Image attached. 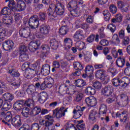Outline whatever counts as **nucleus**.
Returning a JSON list of instances; mask_svg holds the SVG:
<instances>
[{
  "instance_id": "1",
  "label": "nucleus",
  "mask_w": 130,
  "mask_h": 130,
  "mask_svg": "<svg viewBox=\"0 0 130 130\" xmlns=\"http://www.w3.org/2000/svg\"><path fill=\"white\" fill-rule=\"evenodd\" d=\"M68 110L63 107H61L60 109L56 108L53 112V116L50 115H47L44 116V120L40 121V125H43L46 128L44 130H55V126L53 125L54 122V119L53 117H55L56 119H60L66 115V112Z\"/></svg>"
},
{
  "instance_id": "2",
  "label": "nucleus",
  "mask_w": 130,
  "mask_h": 130,
  "mask_svg": "<svg viewBox=\"0 0 130 130\" xmlns=\"http://www.w3.org/2000/svg\"><path fill=\"white\" fill-rule=\"evenodd\" d=\"M64 5L61 3H57L56 5L51 4L49 5L47 13L49 17H51L52 19H54L59 16H62L64 14Z\"/></svg>"
},
{
  "instance_id": "3",
  "label": "nucleus",
  "mask_w": 130,
  "mask_h": 130,
  "mask_svg": "<svg viewBox=\"0 0 130 130\" xmlns=\"http://www.w3.org/2000/svg\"><path fill=\"white\" fill-rule=\"evenodd\" d=\"M29 28L31 30V33L32 34H37L38 31V27L39 26V19H38V16L34 15L31 16L28 21Z\"/></svg>"
},
{
  "instance_id": "4",
  "label": "nucleus",
  "mask_w": 130,
  "mask_h": 130,
  "mask_svg": "<svg viewBox=\"0 0 130 130\" xmlns=\"http://www.w3.org/2000/svg\"><path fill=\"white\" fill-rule=\"evenodd\" d=\"M127 81H129V79L126 77H123L122 78H115L112 80V83L114 87H121V88H126L127 87Z\"/></svg>"
},
{
  "instance_id": "5",
  "label": "nucleus",
  "mask_w": 130,
  "mask_h": 130,
  "mask_svg": "<svg viewBox=\"0 0 130 130\" xmlns=\"http://www.w3.org/2000/svg\"><path fill=\"white\" fill-rule=\"evenodd\" d=\"M116 99L117 103L119 105L121 103L123 105L128 104V96L125 94H119Z\"/></svg>"
},
{
  "instance_id": "6",
  "label": "nucleus",
  "mask_w": 130,
  "mask_h": 130,
  "mask_svg": "<svg viewBox=\"0 0 130 130\" xmlns=\"http://www.w3.org/2000/svg\"><path fill=\"white\" fill-rule=\"evenodd\" d=\"M69 89L68 88V85L66 84H61L59 87V93L60 94H66V93H70L71 95H74L76 93L75 89H70V91L69 92Z\"/></svg>"
},
{
  "instance_id": "7",
  "label": "nucleus",
  "mask_w": 130,
  "mask_h": 130,
  "mask_svg": "<svg viewBox=\"0 0 130 130\" xmlns=\"http://www.w3.org/2000/svg\"><path fill=\"white\" fill-rule=\"evenodd\" d=\"M23 105H24V100H19L14 104L13 108L17 112H20L24 108Z\"/></svg>"
},
{
  "instance_id": "8",
  "label": "nucleus",
  "mask_w": 130,
  "mask_h": 130,
  "mask_svg": "<svg viewBox=\"0 0 130 130\" xmlns=\"http://www.w3.org/2000/svg\"><path fill=\"white\" fill-rule=\"evenodd\" d=\"M11 124L15 126V127H20L22 125V122L21 121V117L19 115L15 116L12 118Z\"/></svg>"
},
{
  "instance_id": "9",
  "label": "nucleus",
  "mask_w": 130,
  "mask_h": 130,
  "mask_svg": "<svg viewBox=\"0 0 130 130\" xmlns=\"http://www.w3.org/2000/svg\"><path fill=\"white\" fill-rule=\"evenodd\" d=\"M102 93L103 95L106 97H109L111 96V94L113 93V87L110 86H107L105 87L102 90Z\"/></svg>"
},
{
  "instance_id": "10",
  "label": "nucleus",
  "mask_w": 130,
  "mask_h": 130,
  "mask_svg": "<svg viewBox=\"0 0 130 130\" xmlns=\"http://www.w3.org/2000/svg\"><path fill=\"white\" fill-rule=\"evenodd\" d=\"M85 102L88 106H91V107H94L97 105V99L94 96H89L85 99Z\"/></svg>"
},
{
  "instance_id": "11",
  "label": "nucleus",
  "mask_w": 130,
  "mask_h": 130,
  "mask_svg": "<svg viewBox=\"0 0 130 130\" xmlns=\"http://www.w3.org/2000/svg\"><path fill=\"white\" fill-rule=\"evenodd\" d=\"M30 33H31V29L29 27L21 29L19 30V35L23 38H27L28 36H30Z\"/></svg>"
},
{
  "instance_id": "12",
  "label": "nucleus",
  "mask_w": 130,
  "mask_h": 130,
  "mask_svg": "<svg viewBox=\"0 0 130 130\" xmlns=\"http://www.w3.org/2000/svg\"><path fill=\"white\" fill-rule=\"evenodd\" d=\"M14 46V42L12 40H8L6 41L3 44V47L4 50L6 51H9V50H11L12 48H13Z\"/></svg>"
},
{
  "instance_id": "13",
  "label": "nucleus",
  "mask_w": 130,
  "mask_h": 130,
  "mask_svg": "<svg viewBox=\"0 0 130 130\" xmlns=\"http://www.w3.org/2000/svg\"><path fill=\"white\" fill-rule=\"evenodd\" d=\"M40 32L43 35H48L49 31H50V27L46 24H42L40 26Z\"/></svg>"
},
{
  "instance_id": "14",
  "label": "nucleus",
  "mask_w": 130,
  "mask_h": 130,
  "mask_svg": "<svg viewBox=\"0 0 130 130\" xmlns=\"http://www.w3.org/2000/svg\"><path fill=\"white\" fill-rule=\"evenodd\" d=\"M38 46H40V41L31 42L28 45V49L30 51H36Z\"/></svg>"
},
{
  "instance_id": "15",
  "label": "nucleus",
  "mask_w": 130,
  "mask_h": 130,
  "mask_svg": "<svg viewBox=\"0 0 130 130\" xmlns=\"http://www.w3.org/2000/svg\"><path fill=\"white\" fill-rule=\"evenodd\" d=\"M48 99V95L47 93L42 92L39 94L38 102H40L41 104H43Z\"/></svg>"
},
{
  "instance_id": "16",
  "label": "nucleus",
  "mask_w": 130,
  "mask_h": 130,
  "mask_svg": "<svg viewBox=\"0 0 130 130\" xmlns=\"http://www.w3.org/2000/svg\"><path fill=\"white\" fill-rule=\"evenodd\" d=\"M41 72L43 76H48L50 73V66L49 64L43 65L41 68Z\"/></svg>"
},
{
  "instance_id": "17",
  "label": "nucleus",
  "mask_w": 130,
  "mask_h": 130,
  "mask_svg": "<svg viewBox=\"0 0 130 130\" xmlns=\"http://www.w3.org/2000/svg\"><path fill=\"white\" fill-rule=\"evenodd\" d=\"M98 114L97 111L95 110H92L90 111L89 114V120L92 121V123L96 122V115Z\"/></svg>"
},
{
  "instance_id": "18",
  "label": "nucleus",
  "mask_w": 130,
  "mask_h": 130,
  "mask_svg": "<svg viewBox=\"0 0 130 130\" xmlns=\"http://www.w3.org/2000/svg\"><path fill=\"white\" fill-rule=\"evenodd\" d=\"M117 5L118 8L120 9L122 12H126L127 11H128V7H125V3L123 1H117Z\"/></svg>"
},
{
  "instance_id": "19",
  "label": "nucleus",
  "mask_w": 130,
  "mask_h": 130,
  "mask_svg": "<svg viewBox=\"0 0 130 130\" xmlns=\"http://www.w3.org/2000/svg\"><path fill=\"white\" fill-rule=\"evenodd\" d=\"M116 64L118 68H123L125 64V58L124 57H119L116 61Z\"/></svg>"
},
{
  "instance_id": "20",
  "label": "nucleus",
  "mask_w": 130,
  "mask_h": 130,
  "mask_svg": "<svg viewBox=\"0 0 130 130\" xmlns=\"http://www.w3.org/2000/svg\"><path fill=\"white\" fill-rule=\"evenodd\" d=\"M86 109V107H81L80 106H77L76 109L74 110V114L79 115V117L83 115V112Z\"/></svg>"
},
{
  "instance_id": "21",
  "label": "nucleus",
  "mask_w": 130,
  "mask_h": 130,
  "mask_svg": "<svg viewBox=\"0 0 130 130\" xmlns=\"http://www.w3.org/2000/svg\"><path fill=\"white\" fill-rule=\"evenodd\" d=\"M77 6L78 3L77 1L73 0L67 4V8L68 9L69 11H72V10L77 9Z\"/></svg>"
},
{
  "instance_id": "22",
  "label": "nucleus",
  "mask_w": 130,
  "mask_h": 130,
  "mask_svg": "<svg viewBox=\"0 0 130 130\" xmlns=\"http://www.w3.org/2000/svg\"><path fill=\"white\" fill-rule=\"evenodd\" d=\"M85 74L88 77H91L94 73V67L92 66L88 65L85 67L84 70Z\"/></svg>"
},
{
  "instance_id": "23",
  "label": "nucleus",
  "mask_w": 130,
  "mask_h": 130,
  "mask_svg": "<svg viewBox=\"0 0 130 130\" xmlns=\"http://www.w3.org/2000/svg\"><path fill=\"white\" fill-rule=\"evenodd\" d=\"M75 123L76 124V127L78 130H85L86 129V125L83 123L84 121L82 120L78 121L77 120H74Z\"/></svg>"
},
{
  "instance_id": "24",
  "label": "nucleus",
  "mask_w": 130,
  "mask_h": 130,
  "mask_svg": "<svg viewBox=\"0 0 130 130\" xmlns=\"http://www.w3.org/2000/svg\"><path fill=\"white\" fill-rule=\"evenodd\" d=\"M49 45H50V47H51L52 49H57L58 46H59L58 41L53 38L51 39L49 42Z\"/></svg>"
},
{
  "instance_id": "25",
  "label": "nucleus",
  "mask_w": 130,
  "mask_h": 130,
  "mask_svg": "<svg viewBox=\"0 0 130 130\" xmlns=\"http://www.w3.org/2000/svg\"><path fill=\"white\" fill-rule=\"evenodd\" d=\"M63 44L66 49H70L73 46V40L71 38H65L63 40Z\"/></svg>"
},
{
  "instance_id": "26",
  "label": "nucleus",
  "mask_w": 130,
  "mask_h": 130,
  "mask_svg": "<svg viewBox=\"0 0 130 130\" xmlns=\"http://www.w3.org/2000/svg\"><path fill=\"white\" fill-rule=\"evenodd\" d=\"M20 112H21V116L24 118H28L31 115V113H30V109L27 107L23 108Z\"/></svg>"
},
{
  "instance_id": "27",
  "label": "nucleus",
  "mask_w": 130,
  "mask_h": 130,
  "mask_svg": "<svg viewBox=\"0 0 130 130\" xmlns=\"http://www.w3.org/2000/svg\"><path fill=\"white\" fill-rule=\"evenodd\" d=\"M23 105L29 108H33L35 105V101L31 99H27L25 101L23 100Z\"/></svg>"
},
{
  "instance_id": "28",
  "label": "nucleus",
  "mask_w": 130,
  "mask_h": 130,
  "mask_svg": "<svg viewBox=\"0 0 130 130\" xmlns=\"http://www.w3.org/2000/svg\"><path fill=\"white\" fill-rule=\"evenodd\" d=\"M69 31L70 28L69 27V26H68L67 25H65L60 27V28L59 30V33L60 35L64 36V35H67V34H68V32H69Z\"/></svg>"
},
{
  "instance_id": "29",
  "label": "nucleus",
  "mask_w": 130,
  "mask_h": 130,
  "mask_svg": "<svg viewBox=\"0 0 130 130\" xmlns=\"http://www.w3.org/2000/svg\"><path fill=\"white\" fill-rule=\"evenodd\" d=\"M3 98L4 101H9L11 102L14 99V95L10 92H6L3 95Z\"/></svg>"
},
{
  "instance_id": "30",
  "label": "nucleus",
  "mask_w": 130,
  "mask_h": 130,
  "mask_svg": "<svg viewBox=\"0 0 130 130\" xmlns=\"http://www.w3.org/2000/svg\"><path fill=\"white\" fill-rule=\"evenodd\" d=\"M17 7L20 12H22L26 9V3L23 0H19L17 1Z\"/></svg>"
},
{
  "instance_id": "31",
  "label": "nucleus",
  "mask_w": 130,
  "mask_h": 130,
  "mask_svg": "<svg viewBox=\"0 0 130 130\" xmlns=\"http://www.w3.org/2000/svg\"><path fill=\"white\" fill-rule=\"evenodd\" d=\"M99 111V114H103V116H105L107 112V106L104 104H101L100 106Z\"/></svg>"
},
{
  "instance_id": "32",
  "label": "nucleus",
  "mask_w": 130,
  "mask_h": 130,
  "mask_svg": "<svg viewBox=\"0 0 130 130\" xmlns=\"http://www.w3.org/2000/svg\"><path fill=\"white\" fill-rule=\"evenodd\" d=\"M31 109L30 114L32 115V116H36V115H38V114L41 112V109L40 108V107L34 106Z\"/></svg>"
},
{
  "instance_id": "33",
  "label": "nucleus",
  "mask_w": 130,
  "mask_h": 130,
  "mask_svg": "<svg viewBox=\"0 0 130 130\" xmlns=\"http://www.w3.org/2000/svg\"><path fill=\"white\" fill-rule=\"evenodd\" d=\"M83 33V30L81 29L78 30L74 34L73 38L76 40H81L82 39V37H84Z\"/></svg>"
},
{
  "instance_id": "34",
  "label": "nucleus",
  "mask_w": 130,
  "mask_h": 130,
  "mask_svg": "<svg viewBox=\"0 0 130 130\" xmlns=\"http://www.w3.org/2000/svg\"><path fill=\"white\" fill-rule=\"evenodd\" d=\"M85 93L88 95H95L96 90L92 86H88L85 89Z\"/></svg>"
},
{
  "instance_id": "35",
  "label": "nucleus",
  "mask_w": 130,
  "mask_h": 130,
  "mask_svg": "<svg viewBox=\"0 0 130 130\" xmlns=\"http://www.w3.org/2000/svg\"><path fill=\"white\" fill-rule=\"evenodd\" d=\"M105 74H106V71H105V70L102 69L98 70L95 73V77L98 78V79H101L105 76Z\"/></svg>"
},
{
  "instance_id": "36",
  "label": "nucleus",
  "mask_w": 130,
  "mask_h": 130,
  "mask_svg": "<svg viewBox=\"0 0 130 130\" xmlns=\"http://www.w3.org/2000/svg\"><path fill=\"white\" fill-rule=\"evenodd\" d=\"M75 85L78 88H83L86 86V81L83 79H78L75 80Z\"/></svg>"
},
{
  "instance_id": "37",
  "label": "nucleus",
  "mask_w": 130,
  "mask_h": 130,
  "mask_svg": "<svg viewBox=\"0 0 130 130\" xmlns=\"http://www.w3.org/2000/svg\"><path fill=\"white\" fill-rule=\"evenodd\" d=\"M20 54L19 56V60L21 62H24V61H26L29 59V55L28 53L26 52L25 53H21Z\"/></svg>"
},
{
  "instance_id": "38",
  "label": "nucleus",
  "mask_w": 130,
  "mask_h": 130,
  "mask_svg": "<svg viewBox=\"0 0 130 130\" xmlns=\"http://www.w3.org/2000/svg\"><path fill=\"white\" fill-rule=\"evenodd\" d=\"M76 47L78 49V50H82V49H85L86 48V45L84 42L78 41L76 43Z\"/></svg>"
},
{
  "instance_id": "39",
  "label": "nucleus",
  "mask_w": 130,
  "mask_h": 130,
  "mask_svg": "<svg viewBox=\"0 0 130 130\" xmlns=\"http://www.w3.org/2000/svg\"><path fill=\"white\" fill-rule=\"evenodd\" d=\"M36 92V87L34 85H30L26 89V92L28 94V95H33Z\"/></svg>"
},
{
  "instance_id": "40",
  "label": "nucleus",
  "mask_w": 130,
  "mask_h": 130,
  "mask_svg": "<svg viewBox=\"0 0 130 130\" xmlns=\"http://www.w3.org/2000/svg\"><path fill=\"white\" fill-rule=\"evenodd\" d=\"M9 74L13 77H20V73H18V71L16 69H10L8 72Z\"/></svg>"
},
{
  "instance_id": "41",
  "label": "nucleus",
  "mask_w": 130,
  "mask_h": 130,
  "mask_svg": "<svg viewBox=\"0 0 130 130\" xmlns=\"http://www.w3.org/2000/svg\"><path fill=\"white\" fill-rule=\"evenodd\" d=\"M12 108V104L10 103H5L2 107V110L4 111H8Z\"/></svg>"
},
{
  "instance_id": "42",
  "label": "nucleus",
  "mask_w": 130,
  "mask_h": 130,
  "mask_svg": "<svg viewBox=\"0 0 130 130\" xmlns=\"http://www.w3.org/2000/svg\"><path fill=\"white\" fill-rule=\"evenodd\" d=\"M13 22V17L12 16H7L5 18H3V22L7 25H11Z\"/></svg>"
},
{
  "instance_id": "43",
  "label": "nucleus",
  "mask_w": 130,
  "mask_h": 130,
  "mask_svg": "<svg viewBox=\"0 0 130 130\" xmlns=\"http://www.w3.org/2000/svg\"><path fill=\"white\" fill-rule=\"evenodd\" d=\"M36 65L33 64L30 67V68H27L25 71L26 73H28L29 74H32L35 75V71H36Z\"/></svg>"
},
{
  "instance_id": "44",
  "label": "nucleus",
  "mask_w": 130,
  "mask_h": 130,
  "mask_svg": "<svg viewBox=\"0 0 130 130\" xmlns=\"http://www.w3.org/2000/svg\"><path fill=\"white\" fill-rule=\"evenodd\" d=\"M45 81H46V83L48 85L49 89H50L54 84V80L51 77L48 78Z\"/></svg>"
},
{
  "instance_id": "45",
  "label": "nucleus",
  "mask_w": 130,
  "mask_h": 130,
  "mask_svg": "<svg viewBox=\"0 0 130 130\" xmlns=\"http://www.w3.org/2000/svg\"><path fill=\"white\" fill-rule=\"evenodd\" d=\"M83 98H84V94L81 92H78L75 96V101L76 102H81Z\"/></svg>"
},
{
  "instance_id": "46",
  "label": "nucleus",
  "mask_w": 130,
  "mask_h": 130,
  "mask_svg": "<svg viewBox=\"0 0 130 130\" xmlns=\"http://www.w3.org/2000/svg\"><path fill=\"white\" fill-rule=\"evenodd\" d=\"M74 67L75 70H80V71H83L84 67L80 62H75L74 63Z\"/></svg>"
},
{
  "instance_id": "47",
  "label": "nucleus",
  "mask_w": 130,
  "mask_h": 130,
  "mask_svg": "<svg viewBox=\"0 0 130 130\" xmlns=\"http://www.w3.org/2000/svg\"><path fill=\"white\" fill-rule=\"evenodd\" d=\"M7 35V31L3 28H0V42L3 41L4 39Z\"/></svg>"
},
{
  "instance_id": "48",
  "label": "nucleus",
  "mask_w": 130,
  "mask_h": 130,
  "mask_svg": "<svg viewBox=\"0 0 130 130\" xmlns=\"http://www.w3.org/2000/svg\"><path fill=\"white\" fill-rule=\"evenodd\" d=\"M12 118L13 116L12 115V113L10 112H7L6 113V116H5V118H4L5 120L7 121V122H11Z\"/></svg>"
},
{
  "instance_id": "49",
  "label": "nucleus",
  "mask_w": 130,
  "mask_h": 130,
  "mask_svg": "<svg viewBox=\"0 0 130 130\" xmlns=\"http://www.w3.org/2000/svg\"><path fill=\"white\" fill-rule=\"evenodd\" d=\"M103 14L104 16L105 21H109L110 19V13L108 10H104L103 12Z\"/></svg>"
},
{
  "instance_id": "50",
  "label": "nucleus",
  "mask_w": 130,
  "mask_h": 130,
  "mask_svg": "<svg viewBox=\"0 0 130 130\" xmlns=\"http://www.w3.org/2000/svg\"><path fill=\"white\" fill-rule=\"evenodd\" d=\"M129 37L126 36L123 38L122 43L124 46H126L129 44Z\"/></svg>"
},
{
  "instance_id": "51",
  "label": "nucleus",
  "mask_w": 130,
  "mask_h": 130,
  "mask_svg": "<svg viewBox=\"0 0 130 130\" xmlns=\"http://www.w3.org/2000/svg\"><path fill=\"white\" fill-rule=\"evenodd\" d=\"M109 9L112 14H116V12H117V7L113 4L110 5Z\"/></svg>"
},
{
  "instance_id": "52",
  "label": "nucleus",
  "mask_w": 130,
  "mask_h": 130,
  "mask_svg": "<svg viewBox=\"0 0 130 130\" xmlns=\"http://www.w3.org/2000/svg\"><path fill=\"white\" fill-rule=\"evenodd\" d=\"M93 88L96 89V90H100L101 89V87H102V84L99 81H95L93 84Z\"/></svg>"
},
{
  "instance_id": "53",
  "label": "nucleus",
  "mask_w": 130,
  "mask_h": 130,
  "mask_svg": "<svg viewBox=\"0 0 130 130\" xmlns=\"http://www.w3.org/2000/svg\"><path fill=\"white\" fill-rule=\"evenodd\" d=\"M39 19L42 21H45V19H46V13L40 12L39 14Z\"/></svg>"
},
{
  "instance_id": "54",
  "label": "nucleus",
  "mask_w": 130,
  "mask_h": 130,
  "mask_svg": "<svg viewBox=\"0 0 130 130\" xmlns=\"http://www.w3.org/2000/svg\"><path fill=\"white\" fill-rule=\"evenodd\" d=\"M112 41L115 42V44H119L120 43V40L118 38V35H114L112 37Z\"/></svg>"
},
{
  "instance_id": "55",
  "label": "nucleus",
  "mask_w": 130,
  "mask_h": 130,
  "mask_svg": "<svg viewBox=\"0 0 130 130\" xmlns=\"http://www.w3.org/2000/svg\"><path fill=\"white\" fill-rule=\"evenodd\" d=\"M23 76H24V77H25V78L30 79H33V78H34V77H35L36 75L32 74L31 73H29L28 72H24Z\"/></svg>"
},
{
  "instance_id": "56",
  "label": "nucleus",
  "mask_w": 130,
  "mask_h": 130,
  "mask_svg": "<svg viewBox=\"0 0 130 130\" xmlns=\"http://www.w3.org/2000/svg\"><path fill=\"white\" fill-rule=\"evenodd\" d=\"M107 28H108V29H109V30H110V31L112 33H114V32L115 31V30H116V26H115V25L113 23H111V24H109L107 26Z\"/></svg>"
},
{
  "instance_id": "57",
  "label": "nucleus",
  "mask_w": 130,
  "mask_h": 130,
  "mask_svg": "<svg viewBox=\"0 0 130 130\" xmlns=\"http://www.w3.org/2000/svg\"><path fill=\"white\" fill-rule=\"evenodd\" d=\"M29 64L30 63L28 62H25L22 65L21 69H22V71H25V72H26V71L27 70V69L30 68L31 66H30L29 65Z\"/></svg>"
},
{
  "instance_id": "58",
  "label": "nucleus",
  "mask_w": 130,
  "mask_h": 130,
  "mask_svg": "<svg viewBox=\"0 0 130 130\" xmlns=\"http://www.w3.org/2000/svg\"><path fill=\"white\" fill-rule=\"evenodd\" d=\"M19 54L27 52V47L25 45H21L19 49Z\"/></svg>"
},
{
  "instance_id": "59",
  "label": "nucleus",
  "mask_w": 130,
  "mask_h": 130,
  "mask_svg": "<svg viewBox=\"0 0 130 130\" xmlns=\"http://www.w3.org/2000/svg\"><path fill=\"white\" fill-rule=\"evenodd\" d=\"M82 24H83V21H82L80 19L76 20L75 28H76V29H79V28H81V27H82Z\"/></svg>"
},
{
  "instance_id": "60",
  "label": "nucleus",
  "mask_w": 130,
  "mask_h": 130,
  "mask_svg": "<svg viewBox=\"0 0 130 130\" xmlns=\"http://www.w3.org/2000/svg\"><path fill=\"white\" fill-rule=\"evenodd\" d=\"M8 6L11 10H13L16 7V3H15L14 0H9Z\"/></svg>"
},
{
  "instance_id": "61",
  "label": "nucleus",
  "mask_w": 130,
  "mask_h": 130,
  "mask_svg": "<svg viewBox=\"0 0 130 130\" xmlns=\"http://www.w3.org/2000/svg\"><path fill=\"white\" fill-rule=\"evenodd\" d=\"M69 11L70 12L71 15L73 17H78V16H79V12L76 9L69 10Z\"/></svg>"
},
{
  "instance_id": "62",
  "label": "nucleus",
  "mask_w": 130,
  "mask_h": 130,
  "mask_svg": "<svg viewBox=\"0 0 130 130\" xmlns=\"http://www.w3.org/2000/svg\"><path fill=\"white\" fill-rule=\"evenodd\" d=\"M15 94L18 98H21V97H24V91L22 90H17Z\"/></svg>"
},
{
  "instance_id": "63",
  "label": "nucleus",
  "mask_w": 130,
  "mask_h": 130,
  "mask_svg": "<svg viewBox=\"0 0 130 130\" xmlns=\"http://www.w3.org/2000/svg\"><path fill=\"white\" fill-rule=\"evenodd\" d=\"M31 130H39L40 128V126L37 123H33L30 127Z\"/></svg>"
},
{
  "instance_id": "64",
  "label": "nucleus",
  "mask_w": 130,
  "mask_h": 130,
  "mask_svg": "<svg viewBox=\"0 0 130 130\" xmlns=\"http://www.w3.org/2000/svg\"><path fill=\"white\" fill-rule=\"evenodd\" d=\"M10 9L8 7H4L1 11V14L2 15H9V11Z\"/></svg>"
}]
</instances>
